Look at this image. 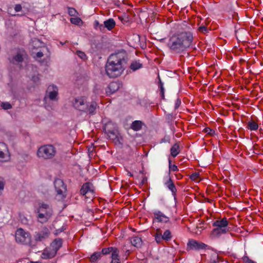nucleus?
Instances as JSON below:
<instances>
[{"mask_svg":"<svg viewBox=\"0 0 263 263\" xmlns=\"http://www.w3.org/2000/svg\"><path fill=\"white\" fill-rule=\"evenodd\" d=\"M127 60V54L124 50L110 54L105 65L107 75L112 78L121 76L125 69Z\"/></svg>","mask_w":263,"mask_h":263,"instance_id":"1","label":"nucleus"},{"mask_svg":"<svg viewBox=\"0 0 263 263\" xmlns=\"http://www.w3.org/2000/svg\"><path fill=\"white\" fill-rule=\"evenodd\" d=\"M193 41V36L191 32H182L170 37L167 46L172 52L180 53L188 48Z\"/></svg>","mask_w":263,"mask_h":263,"instance_id":"2","label":"nucleus"},{"mask_svg":"<svg viewBox=\"0 0 263 263\" xmlns=\"http://www.w3.org/2000/svg\"><path fill=\"white\" fill-rule=\"evenodd\" d=\"M228 224L229 222L226 218L216 220L213 223V226L216 228L211 232V237L214 238H219L222 234L229 232L230 228L228 227Z\"/></svg>","mask_w":263,"mask_h":263,"instance_id":"3","label":"nucleus"},{"mask_svg":"<svg viewBox=\"0 0 263 263\" xmlns=\"http://www.w3.org/2000/svg\"><path fill=\"white\" fill-rule=\"evenodd\" d=\"M57 154L55 147L52 144L41 146L37 149V156L44 160L53 159Z\"/></svg>","mask_w":263,"mask_h":263,"instance_id":"4","label":"nucleus"},{"mask_svg":"<svg viewBox=\"0 0 263 263\" xmlns=\"http://www.w3.org/2000/svg\"><path fill=\"white\" fill-rule=\"evenodd\" d=\"M37 221L42 223L47 222L52 215L53 211L49 205L42 203L37 210Z\"/></svg>","mask_w":263,"mask_h":263,"instance_id":"5","label":"nucleus"},{"mask_svg":"<svg viewBox=\"0 0 263 263\" xmlns=\"http://www.w3.org/2000/svg\"><path fill=\"white\" fill-rule=\"evenodd\" d=\"M15 240L17 243L24 245H30L31 242L30 234L23 229H18L15 232Z\"/></svg>","mask_w":263,"mask_h":263,"instance_id":"6","label":"nucleus"},{"mask_svg":"<svg viewBox=\"0 0 263 263\" xmlns=\"http://www.w3.org/2000/svg\"><path fill=\"white\" fill-rule=\"evenodd\" d=\"M27 56V55L25 50L18 49L13 56L9 58V60L11 63L14 65H17L23 62Z\"/></svg>","mask_w":263,"mask_h":263,"instance_id":"7","label":"nucleus"},{"mask_svg":"<svg viewBox=\"0 0 263 263\" xmlns=\"http://www.w3.org/2000/svg\"><path fill=\"white\" fill-rule=\"evenodd\" d=\"M87 98L85 97H78L76 98L73 102V107L81 111H84L87 108Z\"/></svg>","mask_w":263,"mask_h":263,"instance_id":"8","label":"nucleus"},{"mask_svg":"<svg viewBox=\"0 0 263 263\" xmlns=\"http://www.w3.org/2000/svg\"><path fill=\"white\" fill-rule=\"evenodd\" d=\"M50 232L47 227H43L42 229L37 232H35L34 235V239L35 241H42L48 238L50 235Z\"/></svg>","mask_w":263,"mask_h":263,"instance_id":"9","label":"nucleus"},{"mask_svg":"<svg viewBox=\"0 0 263 263\" xmlns=\"http://www.w3.org/2000/svg\"><path fill=\"white\" fill-rule=\"evenodd\" d=\"M80 194L85 196L86 198H90L87 195L93 196L94 187L93 184L90 182H86L83 184L80 190Z\"/></svg>","mask_w":263,"mask_h":263,"instance_id":"10","label":"nucleus"},{"mask_svg":"<svg viewBox=\"0 0 263 263\" xmlns=\"http://www.w3.org/2000/svg\"><path fill=\"white\" fill-rule=\"evenodd\" d=\"M54 187L58 195H61L62 197H64V194L66 191V186L65 185L64 182L60 179L55 180Z\"/></svg>","mask_w":263,"mask_h":263,"instance_id":"11","label":"nucleus"},{"mask_svg":"<svg viewBox=\"0 0 263 263\" xmlns=\"http://www.w3.org/2000/svg\"><path fill=\"white\" fill-rule=\"evenodd\" d=\"M207 246L201 242L191 240L187 243V250H199L205 249Z\"/></svg>","mask_w":263,"mask_h":263,"instance_id":"12","label":"nucleus"},{"mask_svg":"<svg viewBox=\"0 0 263 263\" xmlns=\"http://www.w3.org/2000/svg\"><path fill=\"white\" fill-rule=\"evenodd\" d=\"M121 86L122 83L119 81L111 82L107 87L106 92L110 95L117 91Z\"/></svg>","mask_w":263,"mask_h":263,"instance_id":"13","label":"nucleus"},{"mask_svg":"<svg viewBox=\"0 0 263 263\" xmlns=\"http://www.w3.org/2000/svg\"><path fill=\"white\" fill-rule=\"evenodd\" d=\"M47 93L51 100H58V88L57 86L53 85L49 86Z\"/></svg>","mask_w":263,"mask_h":263,"instance_id":"14","label":"nucleus"},{"mask_svg":"<svg viewBox=\"0 0 263 263\" xmlns=\"http://www.w3.org/2000/svg\"><path fill=\"white\" fill-rule=\"evenodd\" d=\"M154 215L158 222L164 223L170 222L169 218L159 211L154 212Z\"/></svg>","mask_w":263,"mask_h":263,"instance_id":"15","label":"nucleus"},{"mask_svg":"<svg viewBox=\"0 0 263 263\" xmlns=\"http://www.w3.org/2000/svg\"><path fill=\"white\" fill-rule=\"evenodd\" d=\"M116 22L112 18H110L104 22L103 27H104V32L105 31V28H106L108 30L111 31L116 26Z\"/></svg>","mask_w":263,"mask_h":263,"instance_id":"16","label":"nucleus"},{"mask_svg":"<svg viewBox=\"0 0 263 263\" xmlns=\"http://www.w3.org/2000/svg\"><path fill=\"white\" fill-rule=\"evenodd\" d=\"M97 103L95 101L88 102L87 104V109L84 112H88L89 114L94 115L96 114V110L97 107Z\"/></svg>","mask_w":263,"mask_h":263,"instance_id":"17","label":"nucleus"},{"mask_svg":"<svg viewBox=\"0 0 263 263\" xmlns=\"http://www.w3.org/2000/svg\"><path fill=\"white\" fill-rule=\"evenodd\" d=\"M165 185L171 191L173 195L175 197L177 192V189L176 186L170 177H169L168 180L165 182Z\"/></svg>","mask_w":263,"mask_h":263,"instance_id":"18","label":"nucleus"},{"mask_svg":"<svg viewBox=\"0 0 263 263\" xmlns=\"http://www.w3.org/2000/svg\"><path fill=\"white\" fill-rule=\"evenodd\" d=\"M144 123L140 120H136L131 124L130 128L135 131H138L142 129Z\"/></svg>","mask_w":263,"mask_h":263,"instance_id":"19","label":"nucleus"},{"mask_svg":"<svg viewBox=\"0 0 263 263\" xmlns=\"http://www.w3.org/2000/svg\"><path fill=\"white\" fill-rule=\"evenodd\" d=\"M6 151V145L4 143L0 142V162L5 161L4 159L6 156V154L5 153Z\"/></svg>","mask_w":263,"mask_h":263,"instance_id":"20","label":"nucleus"},{"mask_svg":"<svg viewBox=\"0 0 263 263\" xmlns=\"http://www.w3.org/2000/svg\"><path fill=\"white\" fill-rule=\"evenodd\" d=\"M130 242L133 246L140 248L142 245V240L141 237L138 236H134L131 238Z\"/></svg>","mask_w":263,"mask_h":263,"instance_id":"21","label":"nucleus"},{"mask_svg":"<svg viewBox=\"0 0 263 263\" xmlns=\"http://www.w3.org/2000/svg\"><path fill=\"white\" fill-rule=\"evenodd\" d=\"M62 239L61 238H57L52 242L51 246L54 250L55 253L62 247Z\"/></svg>","mask_w":263,"mask_h":263,"instance_id":"22","label":"nucleus"},{"mask_svg":"<svg viewBox=\"0 0 263 263\" xmlns=\"http://www.w3.org/2000/svg\"><path fill=\"white\" fill-rule=\"evenodd\" d=\"M115 251L117 252V254L119 253V251L117 248L110 247L108 248H103L102 250V251L100 252L101 253L102 256L103 255H107L110 253H111L112 255L114 253V252H115Z\"/></svg>","mask_w":263,"mask_h":263,"instance_id":"23","label":"nucleus"},{"mask_svg":"<svg viewBox=\"0 0 263 263\" xmlns=\"http://www.w3.org/2000/svg\"><path fill=\"white\" fill-rule=\"evenodd\" d=\"M31 46L33 49H38L39 48L44 47L46 49H47L46 47H44V43L40 42V41L37 39L32 40Z\"/></svg>","mask_w":263,"mask_h":263,"instance_id":"24","label":"nucleus"},{"mask_svg":"<svg viewBox=\"0 0 263 263\" xmlns=\"http://www.w3.org/2000/svg\"><path fill=\"white\" fill-rule=\"evenodd\" d=\"M171 154L173 157H176L180 153L179 145L176 143L171 148Z\"/></svg>","mask_w":263,"mask_h":263,"instance_id":"25","label":"nucleus"},{"mask_svg":"<svg viewBox=\"0 0 263 263\" xmlns=\"http://www.w3.org/2000/svg\"><path fill=\"white\" fill-rule=\"evenodd\" d=\"M155 240L158 243H161L164 240L162 235V231L160 229H157L155 235Z\"/></svg>","mask_w":263,"mask_h":263,"instance_id":"26","label":"nucleus"},{"mask_svg":"<svg viewBox=\"0 0 263 263\" xmlns=\"http://www.w3.org/2000/svg\"><path fill=\"white\" fill-rule=\"evenodd\" d=\"M247 127L251 130H255L257 129L258 125L256 122L251 120V121L248 122Z\"/></svg>","mask_w":263,"mask_h":263,"instance_id":"27","label":"nucleus"},{"mask_svg":"<svg viewBox=\"0 0 263 263\" xmlns=\"http://www.w3.org/2000/svg\"><path fill=\"white\" fill-rule=\"evenodd\" d=\"M102 257V254L100 252H95L93 253L90 257V261L91 262H95Z\"/></svg>","mask_w":263,"mask_h":263,"instance_id":"28","label":"nucleus"},{"mask_svg":"<svg viewBox=\"0 0 263 263\" xmlns=\"http://www.w3.org/2000/svg\"><path fill=\"white\" fill-rule=\"evenodd\" d=\"M106 133L108 134V136L110 139H115L117 137L116 133L114 130H109L107 129V125H106L104 128Z\"/></svg>","mask_w":263,"mask_h":263,"instance_id":"29","label":"nucleus"},{"mask_svg":"<svg viewBox=\"0 0 263 263\" xmlns=\"http://www.w3.org/2000/svg\"><path fill=\"white\" fill-rule=\"evenodd\" d=\"M142 66V64L140 63L139 62L137 61H134L133 62L130 66V68L131 70H132L133 71H135L140 68H141Z\"/></svg>","mask_w":263,"mask_h":263,"instance_id":"30","label":"nucleus"},{"mask_svg":"<svg viewBox=\"0 0 263 263\" xmlns=\"http://www.w3.org/2000/svg\"><path fill=\"white\" fill-rule=\"evenodd\" d=\"M119 254H117V252L115 251L111 255V261L110 263H121L120 259L119 258Z\"/></svg>","mask_w":263,"mask_h":263,"instance_id":"31","label":"nucleus"},{"mask_svg":"<svg viewBox=\"0 0 263 263\" xmlns=\"http://www.w3.org/2000/svg\"><path fill=\"white\" fill-rule=\"evenodd\" d=\"M158 79H159V87L160 88V95H161V98L162 99H164V88L163 87V84L159 76H158Z\"/></svg>","mask_w":263,"mask_h":263,"instance_id":"32","label":"nucleus"},{"mask_svg":"<svg viewBox=\"0 0 263 263\" xmlns=\"http://www.w3.org/2000/svg\"><path fill=\"white\" fill-rule=\"evenodd\" d=\"M164 240L169 241L172 238V234L170 230H166L162 235Z\"/></svg>","mask_w":263,"mask_h":263,"instance_id":"33","label":"nucleus"},{"mask_svg":"<svg viewBox=\"0 0 263 263\" xmlns=\"http://www.w3.org/2000/svg\"><path fill=\"white\" fill-rule=\"evenodd\" d=\"M94 27L96 29H99L100 31L104 32L103 25L100 24L98 21H95L94 22Z\"/></svg>","mask_w":263,"mask_h":263,"instance_id":"34","label":"nucleus"},{"mask_svg":"<svg viewBox=\"0 0 263 263\" xmlns=\"http://www.w3.org/2000/svg\"><path fill=\"white\" fill-rule=\"evenodd\" d=\"M1 107L5 110L9 109L12 108V106L10 103L8 102H2L1 104Z\"/></svg>","mask_w":263,"mask_h":263,"instance_id":"35","label":"nucleus"},{"mask_svg":"<svg viewBox=\"0 0 263 263\" xmlns=\"http://www.w3.org/2000/svg\"><path fill=\"white\" fill-rule=\"evenodd\" d=\"M54 255L51 254L47 252V251L45 250L42 253V258L44 259L50 258L54 256Z\"/></svg>","mask_w":263,"mask_h":263,"instance_id":"36","label":"nucleus"},{"mask_svg":"<svg viewBox=\"0 0 263 263\" xmlns=\"http://www.w3.org/2000/svg\"><path fill=\"white\" fill-rule=\"evenodd\" d=\"M178 170V169L177 166L175 164L172 165L171 161L170 160H169V171L175 172Z\"/></svg>","mask_w":263,"mask_h":263,"instance_id":"37","label":"nucleus"},{"mask_svg":"<svg viewBox=\"0 0 263 263\" xmlns=\"http://www.w3.org/2000/svg\"><path fill=\"white\" fill-rule=\"evenodd\" d=\"M204 132L210 136H213L215 134V131L209 127H206L204 129Z\"/></svg>","mask_w":263,"mask_h":263,"instance_id":"38","label":"nucleus"},{"mask_svg":"<svg viewBox=\"0 0 263 263\" xmlns=\"http://www.w3.org/2000/svg\"><path fill=\"white\" fill-rule=\"evenodd\" d=\"M199 174L198 173H194L190 175V178L194 181H196L199 178Z\"/></svg>","mask_w":263,"mask_h":263,"instance_id":"39","label":"nucleus"},{"mask_svg":"<svg viewBox=\"0 0 263 263\" xmlns=\"http://www.w3.org/2000/svg\"><path fill=\"white\" fill-rule=\"evenodd\" d=\"M70 22L72 24L78 25L81 22V20L80 18H71Z\"/></svg>","mask_w":263,"mask_h":263,"instance_id":"40","label":"nucleus"},{"mask_svg":"<svg viewBox=\"0 0 263 263\" xmlns=\"http://www.w3.org/2000/svg\"><path fill=\"white\" fill-rule=\"evenodd\" d=\"M5 179L3 177H0V191H2V190H3L4 185H5Z\"/></svg>","mask_w":263,"mask_h":263,"instance_id":"41","label":"nucleus"},{"mask_svg":"<svg viewBox=\"0 0 263 263\" xmlns=\"http://www.w3.org/2000/svg\"><path fill=\"white\" fill-rule=\"evenodd\" d=\"M76 12H77L75 9L72 8H69L68 13L70 16H74Z\"/></svg>","mask_w":263,"mask_h":263,"instance_id":"42","label":"nucleus"},{"mask_svg":"<svg viewBox=\"0 0 263 263\" xmlns=\"http://www.w3.org/2000/svg\"><path fill=\"white\" fill-rule=\"evenodd\" d=\"M44 51V50H42V51L37 52L36 53V55H35V58L36 59H41L44 55V53H43Z\"/></svg>","mask_w":263,"mask_h":263,"instance_id":"43","label":"nucleus"},{"mask_svg":"<svg viewBox=\"0 0 263 263\" xmlns=\"http://www.w3.org/2000/svg\"><path fill=\"white\" fill-rule=\"evenodd\" d=\"M181 103V100L179 98H178L176 102H175V109H177L179 108V107L180 106Z\"/></svg>","mask_w":263,"mask_h":263,"instance_id":"44","label":"nucleus"},{"mask_svg":"<svg viewBox=\"0 0 263 263\" xmlns=\"http://www.w3.org/2000/svg\"><path fill=\"white\" fill-rule=\"evenodd\" d=\"M243 261L246 263H255L253 260L250 259L248 256L244 257Z\"/></svg>","mask_w":263,"mask_h":263,"instance_id":"45","label":"nucleus"},{"mask_svg":"<svg viewBox=\"0 0 263 263\" xmlns=\"http://www.w3.org/2000/svg\"><path fill=\"white\" fill-rule=\"evenodd\" d=\"M77 55L82 59L86 57L85 53L81 51H77Z\"/></svg>","mask_w":263,"mask_h":263,"instance_id":"46","label":"nucleus"},{"mask_svg":"<svg viewBox=\"0 0 263 263\" xmlns=\"http://www.w3.org/2000/svg\"><path fill=\"white\" fill-rule=\"evenodd\" d=\"M199 31L201 32H205L207 31V28L205 26H201L199 27Z\"/></svg>","mask_w":263,"mask_h":263,"instance_id":"47","label":"nucleus"},{"mask_svg":"<svg viewBox=\"0 0 263 263\" xmlns=\"http://www.w3.org/2000/svg\"><path fill=\"white\" fill-rule=\"evenodd\" d=\"M16 12H20L22 10V6L20 4H17L14 7Z\"/></svg>","mask_w":263,"mask_h":263,"instance_id":"48","label":"nucleus"},{"mask_svg":"<svg viewBox=\"0 0 263 263\" xmlns=\"http://www.w3.org/2000/svg\"><path fill=\"white\" fill-rule=\"evenodd\" d=\"M237 18H238L237 13H234V14H233V18L235 19L236 20H237Z\"/></svg>","mask_w":263,"mask_h":263,"instance_id":"49","label":"nucleus"},{"mask_svg":"<svg viewBox=\"0 0 263 263\" xmlns=\"http://www.w3.org/2000/svg\"><path fill=\"white\" fill-rule=\"evenodd\" d=\"M177 178L178 179H180L182 178V175L179 174L177 175Z\"/></svg>","mask_w":263,"mask_h":263,"instance_id":"50","label":"nucleus"},{"mask_svg":"<svg viewBox=\"0 0 263 263\" xmlns=\"http://www.w3.org/2000/svg\"><path fill=\"white\" fill-rule=\"evenodd\" d=\"M147 181V178H144L142 181V183L143 184L145 183Z\"/></svg>","mask_w":263,"mask_h":263,"instance_id":"51","label":"nucleus"},{"mask_svg":"<svg viewBox=\"0 0 263 263\" xmlns=\"http://www.w3.org/2000/svg\"><path fill=\"white\" fill-rule=\"evenodd\" d=\"M128 175L129 176H133V174L130 172H128Z\"/></svg>","mask_w":263,"mask_h":263,"instance_id":"52","label":"nucleus"}]
</instances>
